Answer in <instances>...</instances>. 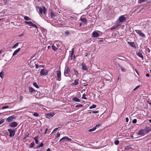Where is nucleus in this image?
<instances>
[{
    "mask_svg": "<svg viewBox=\"0 0 151 151\" xmlns=\"http://www.w3.org/2000/svg\"><path fill=\"white\" fill-rule=\"evenodd\" d=\"M150 130V128L149 127H146L144 129L139 130L138 131V135L139 136H144Z\"/></svg>",
    "mask_w": 151,
    "mask_h": 151,
    "instance_id": "f257e3e1",
    "label": "nucleus"
},
{
    "mask_svg": "<svg viewBox=\"0 0 151 151\" xmlns=\"http://www.w3.org/2000/svg\"><path fill=\"white\" fill-rule=\"evenodd\" d=\"M38 8L39 9V12L41 14H43V12L44 14H45L46 10L45 6L42 7V8L38 6Z\"/></svg>",
    "mask_w": 151,
    "mask_h": 151,
    "instance_id": "f03ea898",
    "label": "nucleus"
},
{
    "mask_svg": "<svg viewBox=\"0 0 151 151\" xmlns=\"http://www.w3.org/2000/svg\"><path fill=\"white\" fill-rule=\"evenodd\" d=\"M48 73V71L46 69H41L40 72V75L41 76H44L47 75Z\"/></svg>",
    "mask_w": 151,
    "mask_h": 151,
    "instance_id": "7ed1b4c3",
    "label": "nucleus"
},
{
    "mask_svg": "<svg viewBox=\"0 0 151 151\" xmlns=\"http://www.w3.org/2000/svg\"><path fill=\"white\" fill-rule=\"evenodd\" d=\"M71 140V139L67 136L63 137L59 141V142H64L66 141H70Z\"/></svg>",
    "mask_w": 151,
    "mask_h": 151,
    "instance_id": "20e7f679",
    "label": "nucleus"
},
{
    "mask_svg": "<svg viewBox=\"0 0 151 151\" xmlns=\"http://www.w3.org/2000/svg\"><path fill=\"white\" fill-rule=\"evenodd\" d=\"M70 72V69L68 67H65L64 72V75L65 76H68V73Z\"/></svg>",
    "mask_w": 151,
    "mask_h": 151,
    "instance_id": "39448f33",
    "label": "nucleus"
},
{
    "mask_svg": "<svg viewBox=\"0 0 151 151\" xmlns=\"http://www.w3.org/2000/svg\"><path fill=\"white\" fill-rule=\"evenodd\" d=\"M7 131L9 132V137H12L14 135L15 132V129L12 130L11 129H8L7 130Z\"/></svg>",
    "mask_w": 151,
    "mask_h": 151,
    "instance_id": "423d86ee",
    "label": "nucleus"
},
{
    "mask_svg": "<svg viewBox=\"0 0 151 151\" xmlns=\"http://www.w3.org/2000/svg\"><path fill=\"white\" fill-rule=\"evenodd\" d=\"M126 18L124 15L120 16L119 19V22H123L125 21Z\"/></svg>",
    "mask_w": 151,
    "mask_h": 151,
    "instance_id": "0eeeda50",
    "label": "nucleus"
},
{
    "mask_svg": "<svg viewBox=\"0 0 151 151\" xmlns=\"http://www.w3.org/2000/svg\"><path fill=\"white\" fill-rule=\"evenodd\" d=\"M135 31L139 36H141L143 37H144L145 36V35L142 33L140 30L139 29L136 30H135Z\"/></svg>",
    "mask_w": 151,
    "mask_h": 151,
    "instance_id": "6e6552de",
    "label": "nucleus"
},
{
    "mask_svg": "<svg viewBox=\"0 0 151 151\" xmlns=\"http://www.w3.org/2000/svg\"><path fill=\"white\" fill-rule=\"evenodd\" d=\"M57 77L58 78V79L57 80L58 81H60L61 80V72L59 70H58L56 72Z\"/></svg>",
    "mask_w": 151,
    "mask_h": 151,
    "instance_id": "1a4fd4ad",
    "label": "nucleus"
},
{
    "mask_svg": "<svg viewBox=\"0 0 151 151\" xmlns=\"http://www.w3.org/2000/svg\"><path fill=\"white\" fill-rule=\"evenodd\" d=\"M15 118V117L14 115H12L8 117L6 119V121L7 122H10L12 121Z\"/></svg>",
    "mask_w": 151,
    "mask_h": 151,
    "instance_id": "9d476101",
    "label": "nucleus"
},
{
    "mask_svg": "<svg viewBox=\"0 0 151 151\" xmlns=\"http://www.w3.org/2000/svg\"><path fill=\"white\" fill-rule=\"evenodd\" d=\"M18 124L17 123L15 122H12L10 124H9V126L11 127H15L17 126Z\"/></svg>",
    "mask_w": 151,
    "mask_h": 151,
    "instance_id": "9b49d317",
    "label": "nucleus"
},
{
    "mask_svg": "<svg viewBox=\"0 0 151 151\" xmlns=\"http://www.w3.org/2000/svg\"><path fill=\"white\" fill-rule=\"evenodd\" d=\"M54 115V114L53 113H51L49 114H46V117L48 118H50L51 117L53 116Z\"/></svg>",
    "mask_w": 151,
    "mask_h": 151,
    "instance_id": "f8f14e48",
    "label": "nucleus"
},
{
    "mask_svg": "<svg viewBox=\"0 0 151 151\" xmlns=\"http://www.w3.org/2000/svg\"><path fill=\"white\" fill-rule=\"evenodd\" d=\"M81 66L83 70H87L88 68L87 67V66L85 65V64L84 63H83L82 64Z\"/></svg>",
    "mask_w": 151,
    "mask_h": 151,
    "instance_id": "ddd939ff",
    "label": "nucleus"
},
{
    "mask_svg": "<svg viewBox=\"0 0 151 151\" xmlns=\"http://www.w3.org/2000/svg\"><path fill=\"white\" fill-rule=\"evenodd\" d=\"M92 36L94 37H96L99 36V34L97 32H94L92 33Z\"/></svg>",
    "mask_w": 151,
    "mask_h": 151,
    "instance_id": "4468645a",
    "label": "nucleus"
},
{
    "mask_svg": "<svg viewBox=\"0 0 151 151\" xmlns=\"http://www.w3.org/2000/svg\"><path fill=\"white\" fill-rule=\"evenodd\" d=\"M20 48H18L16 50L13 54V56H14L16 55L20 50Z\"/></svg>",
    "mask_w": 151,
    "mask_h": 151,
    "instance_id": "2eb2a0df",
    "label": "nucleus"
},
{
    "mask_svg": "<svg viewBox=\"0 0 151 151\" xmlns=\"http://www.w3.org/2000/svg\"><path fill=\"white\" fill-rule=\"evenodd\" d=\"M128 43L129 44V45L131 46L132 47H135V44L134 42H128Z\"/></svg>",
    "mask_w": 151,
    "mask_h": 151,
    "instance_id": "dca6fc26",
    "label": "nucleus"
},
{
    "mask_svg": "<svg viewBox=\"0 0 151 151\" xmlns=\"http://www.w3.org/2000/svg\"><path fill=\"white\" fill-rule=\"evenodd\" d=\"M50 15L52 18H54L56 16L55 14L52 11L50 12Z\"/></svg>",
    "mask_w": 151,
    "mask_h": 151,
    "instance_id": "f3484780",
    "label": "nucleus"
},
{
    "mask_svg": "<svg viewBox=\"0 0 151 151\" xmlns=\"http://www.w3.org/2000/svg\"><path fill=\"white\" fill-rule=\"evenodd\" d=\"M80 20L82 22L84 23H86V19L85 18H81Z\"/></svg>",
    "mask_w": 151,
    "mask_h": 151,
    "instance_id": "a211bd4d",
    "label": "nucleus"
},
{
    "mask_svg": "<svg viewBox=\"0 0 151 151\" xmlns=\"http://www.w3.org/2000/svg\"><path fill=\"white\" fill-rule=\"evenodd\" d=\"M73 100L76 102H79L80 100L76 97H75L73 99Z\"/></svg>",
    "mask_w": 151,
    "mask_h": 151,
    "instance_id": "6ab92c4d",
    "label": "nucleus"
},
{
    "mask_svg": "<svg viewBox=\"0 0 151 151\" xmlns=\"http://www.w3.org/2000/svg\"><path fill=\"white\" fill-rule=\"evenodd\" d=\"M119 24H117L116 26H114L112 27H111L110 29L111 30H114L118 26H119Z\"/></svg>",
    "mask_w": 151,
    "mask_h": 151,
    "instance_id": "aec40b11",
    "label": "nucleus"
},
{
    "mask_svg": "<svg viewBox=\"0 0 151 151\" xmlns=\"http://www.w3.org/2000/svg\"><path fill=\"white\" fill-rule=\"evenodd\" d=\"M26 24H29V26H32L33 23L31 22H27V21H25L24 22Z\"/></svg>",
    "mask_w": 151,
    "mask_h": 151,
    "instance_id": "412c9836",
    "label": "nucleus"
},
{
    "mask_svg": "<svg viewBox=\"0 0 151 151\" xmlns=\"http://www.w3.org/2000/svg\"><path fill=\"white\" fill-rule=\"evenodd\" d=\"M38 136H35L34 138L35 142L37 144L38 143Z\"/></svg>",
    "mask_w": 151,
    "mask_h": 151,
    "instance_id": "4be33fe9",
    "label": "nucleus"
},
{
    "mask_svg": "<svg viewBox=\"0 0 151 151\" xmlns=\"http://www.w3.org/2000/svg\"><path fill=\"white\" fill-rule=\"evenodd\" d=\"M72 84L73 85H76L78 84V81L77 80H75L74 82Z\"/></svg>",
    "mask_w": 151,
    "mask_h": 151,
    "instance_id": "5701e85b",
    "label": "nucleus"
},
{
    "mask_svg": "<svg viewBox=\"0 0 151 151\" xmlns=\"http://www.w3.org/2000/svg\"><path fill=\"white\" fill-rule=\"evenodd\" d=\"M137 55L139 57L142 58V59H143V56L141 52H138L137 53Z\"/></svg>",
    "mask_w": 151,
    "mask_h": 151,
    "instance_id": "b1692460",
    "label": "nucleus"
},
{
    "mask_svg": "<svg viewBox=\"0 0 151 151\" xmlns=\"http://www.w3.org/2000/svg\"><path fill=\"white\" fill-rule=\"evenodd\" d=\"M24 19L25 20H27V21L30 20L31 19L29 17H28L27 16H24Z\"/></svg>",
    "mask_w": 151,
    "mask_h": 151,
    "instance_id": "393cba45",
    "label": "nucleus"
},
{
    "mask_svg": "<svg viewBox=\"0 0 151 151\" xmlns=\"http://www.w3.org/2000/svg\"><path fill=\"white\" fill-rule=\"evenodd\" d=\"M29 91L31 92H33L35 91L34 88L30 87L29 88Z\"/></svg>",
    "mask_w": 151,
    "mask_h": 151,
    "instance_id": "a878e982",
    "label": "nucleus"
},
{
    "mask_svg": "<svg viewBox=\"0 0 151 151\" xmlns=\"http://www.w3.org/2000/svg\"><path fill=\"white\" fill-rule=\"evenodd\" d=\"M33 85L37 88H39V86L37 83L36 82H34L33 83Z\"/></svg>",
    "mask_w": 151,
    "mask_h": 151,
    "instance_id": "bb28decb",
    "label": "nucleus"
},
{
    "mask_svg": "<svg viewBox=\"0 0 151 151\" xmlns=\"http://www.w3.org/2000/svg\"><path fill=\"white\" fill-rule=\"evenodd\" d=\"M96 127H94L92 129H90L88 130V131L89 132H91L92 131H94L96 129Z\"/></svg>",
    "mask_w": 151,
    "mask_h": 151,
    "instance_id": "cd10ccee",
    "label": "nucleus"
},
{
    "mask_svg": "<svg viewBox=\"0 0 151 151\" xmlns=\"http://www.w3.org/2000/svg\"><path fill=\"white\" fill-rule=\"evenodd\" d=\"M72 52H71V54L70 57L72 58L73 56V55H74V49H73V48L72 49Z\"/></svg>",
    "mask_w": 151,
    "mask_h": 151,
    "instance_id": "c85d7f7f",
    "label": "nucleus"
},
{
    "mask_svg": "<svg viewBox=\"0 0 151 151\" xmlns=\"http://www.w3.org/2000/svg\"><path fill=\"white\" fill-rule=\"evenodd\" d=\"M34 145H35V143H34V142H31L30 143V146H29V147L30 148L34 146Z\"/></svg>",
    "mask_w": 151,
    "mask_h": 151,
    "instance_id": "c756f323",
    "label": "nucleus"
},
{
    "mask_svg": "<svg viewBox=\"0 0 151 151\" xmlns=\"http://www.w3.org/2000/svg\"><path fill=\"white\" fill-rule=\"evenodd\" d=\"M52 49L53 50H56L57 49V48L56 47L53 45H52Z\"/></svg>",
    "mask_w": 151,
    "mask_h": 151,
    "instance_id": "7c9ffc66",
    "label": "nucleus"
},
{
    "mask_svg": "<svg viewBox=\"0 0 151 151\" xmlns=\"http://www.w3.org/2000/svg\"><path fill=\"white\" fill-rule=\"evenodd\" d=\"M96 105L95 104H93V105H92V106H90V107H89V109H93V108H95L96 107Z\"/></svg>",
    "mask_w": 151,
    "mask_h": 151,
    "instance_id": "2f4dec72",
    "label": "nucleus"
},
{
    "mask_svg": "<svg viewBox=\"0 0 151 151\" xmlns=\"http://www.w3.org/2000/svg\"><path fill=\"white\" fill-rule=\"evenodd\" d=\"M4 75V72L2 71H1L0 73V77L1 78H3V76Z\"/></svg>",
    "mask_w": 151,
    "mask_h": 151,
    "instance_id": "473e14b6",
    "label": "nucleus"
},
{
    "mask_svg": "<svg viewBox=\"0 0 151 151\" xmlns=\"http://www.w3.org/2000/svg\"><path fill=\"white\" fill-rule=\"evenodd\" d=\"M74 74L76 75V76L77 77L78 76V72L76 70H74Z\"/></svg>",
    "mask_w": 151,
    "mask_h": 151,
    "instance_id": "72a5a7b5",
    "label": "nucleus"
},
{
    "mask_svg": "<svg viewBox=\"0 0 151 151\" xmlns=\"http://www.w3.org/2000/svg\"><path fill=\"white\" fill-rule=\"evenodd\" d=\"M83 106V105L81 104H79L78 105H76L75 106V107H82Z\"/></svg>",
    "mask_w": 151,
    "mask_h": 151,
    "instance_id": "f704fd0d",
    "label": "nucleus"
},
{
    "mask_svg": "<svg viewBox=\"0 0 151 151\" xmlns=\"http://www.w3.org/2000/svg\"><path fill=\"white\" fill-rule=\"evenodd\" d=\"M18 45V43H17L16 44H15L12 47L13 48H16L17 47Z\"/></svg>",
    "mask_w": 151,
    "mask_h": 151,
    "instance_id": "c9c22d12",
    "label": "nucleus"
},
{
    "mask_svg": "<svg viewBox=\"0 0 151 151\" xmlns=\"http://www.w3.org/2000/svg\"><path fill=\"white\" fill-rule=\"evenodd\" d=\"M33 116H39V114L37 112H35L33 114Z\"/></svg>",
    "mask_w": 151,
    "mask_h": 151,
    "instance_id": "e433bc0d",
    "label": "nucleus"
},
{
    "mask_svg": "<svg viewBox=\"0 0 151 151\" xmlns=\"http://www.w3.org/2000/svg\"><path fill=\"white\" fill-rule=\"evenodd\" d=\"M119 142L118 140H116L114 141V144L116 145H117L119 144Z\"/></svg>",
    "mask_w": 151,
    "mask_h": 151,
    "instance_id": "4c0bfd02",
    "label": "nucleus"
},
{
    "mask_svg": "<svg viewBox=\"0 0 151 151\" xmlns=\"http://www.w3.org/2000/svg\"><path fill=\"white\" fill-rule=\"evenodd\" d=\"M43 145V143H41L37 147V148L39 147H42Z\"/></svg>",
    "mask_w": 151,
    "mask_h": 151,
    "instance_id": "58836bf2",
    "label": "nucleus"
},
{
    "mask_svg": "<svg viewBox=\"0 0 151 151\" xmlns=\"http://www.w3.org/2000/svg\"><path fill=\"white\" fill-rule=\"evenodd\" d=\"M59 132H58L56 134V136H55V138H57L58 137H59L60 136V133H58Z\"/></svg>",
    "mask_w": 151,
    "mask_h": 151,
    "instance_id": "ea45409f",
    "label": "nucleus"
},
{
    "mask_svg": "<svg viewBox=\"0 0 151 151\" xmlns=\"http://www.w3.org/2000/svg\"><path fill=\"white\" fill-rule=\"evenodd\" d=\"M147 0H139V3H141L143 2H144L146 1Z\"/></svg>",
    "mask_w": 151,
    "mask_h": 151,
    "instance_id": "a19ab883",
    "label": "nucleus"
},
{
    "mask_svg": "<svg viewBox=\"0 0 151 151\" xmlns=\"http://www.w3.org/2000/svg\"><path fill=\"white\" fill-rule=\"evenodd\" d=\"M137 120L136 119H134L132 121V123H135L137 122Z\"/></svg>",
    "mask_w": 151,
    "mask_h": 151,
    "instance_id": "79ce46f5",
    "label": "nucleus"
},
{
    "mask_svg": "<svg viewBox=\"0 0 151 151\" xmlns=\"http://www.w3.org/2000/svg\"><path fill=\"white\" fill-rule=\"evenodd\" d=\"M140 86L138 85L137 86L134 88V89L133 91H135L136 89H137V88H138L139 87H140Z\"/></svg>",
    "mask_w": 151,
    "mask_h": 151,
    "instance_id": "37998d69",
    "label": "nucleus"
},
{
    "mask_svg": "<svg viewBox=\"0 0 151 151\" xmlns=\"http://www.w3.org/2000/svg\"><path fill=\"white\" fill-rule=\"evenodd\" d=\"M4 119H1V121H0V125L1 124L3 123L4 122Z\"/></svg>",
    "mask_w": 151,
    "mask_h": 151,
    "instance_id": "c03bdc74",
    "label": "nucleus"
},
{
    "mask_svg": "<svg viewBox=\"0 0 151 151\" xmlns=\"http://www.w3.org/2000/svg\"><path fill=\"white\" fill-rule=\"evenodd\" d=\"M99 111H92V113L94 114H96L99 112Z\"/></svg>",
    "mask_w": 151,
    "mask_h": 151,
    "instance_id": "a18cd8bd",
    "label": "nucleus"
},
{
    "mask_svg": "<svg viewBox=\"0 0 151 151\" xmlns=\"http://www.w3.org/2000/svg\"><path fill=\"white\" fill-rule=\"evenodd\" d=\"M9 108V106H3L2 108V109H6V108Z\"/></svg>",
    "mask_w": 151,
    "mask_h": 151,
    "instance_id": "49530a36",
    "label": "nucleus"
},
{
    "mask_svg": "<svg viewBox=\"0 0 151 151\" xmlns=\"http://www.w3.org/2000/svg\"><path fill=\"white\" fill-rule=\"evenodd\" d=\"M32 26L33 27H35L36 28H37V26L36 24H34L33 23L32 24Z\"/></svg>",
    "mask_w": 151,
    "mask_h": 151,
    "instance_id": "de8ad7c7",
    "label": "nucleus"
},
{
    "mask_svg": "<svg viewBox=\"0 0 151 151\" xmlns=\"http://www.w3.org/2000/svg\"><path fill=\"white\" fill-rule=\"evenodd\" d=\"M84 94H83V96H82V98L83 99H87V98L86 97H84Z\"/></svg>",
    "mask_w": 151,
    "mask_h": 151,
    "instance_id": "09e8293b",
    "label": "nucleus"
},
{
    "mask_svg": "<svg viewBox=\"0 0 151 151\" xmlns=\"http://www.w3.org/2000/svg\"><path fill=\"white\" fill-rule=\"evenodd\" d=\"M39 65L37 64H35V68L36 69H37L38 68Z\"/></svg>",
    "mask_w": 151,
    "mask_h": 151,
    "instance_id": "8fccbe9b",
    "label": "nucleus"
},
{
    "mask_svg": "<svg viewBox=\"0 0 151 151\" xmlns=\"http://www.w3.org/2000/svg\"><path fill=\"white\" fill-rule=\"evenodd\" d=\"M23 96H21L20 97V100L21 101H22V99H23Z\"/></svg>",
    "mask_w": 151,
    "mask_h": 151,
    "instance_id": "3c124183",
    "label": "nucleus"
},
{
    "mask_svg": "<svg viewBox=\"0 0 151 151\" xmlns=\"http://www.w3.org/2000/svg\"><path fill=\"white\" fill-rule=\"evenodd\" d=\"M126 120L127 122H128L129 121V119L127 117H126Z\"/></svg>",
    "mask_w": 151,
    "mask_h": 151,
    "instance_id": "603ef678",
    "label": "nucleus"
},
{
    "mask_svg": "<svg viewBox=\"0 0 151 151\" xmlns=\"http://www.w3.org/2000/svg\"><path fill=\"white\" fill-rule=\"evenodd\" d=\"M146 76L147 77H148L150 75L149 73H147L146 75Z\"/></svg>",
    "mask_w": 151,
    "mask_h": 151,
    "instance_id": "864d4df0",
    "label": "nucleus"
},
{
    "mask_svg": "<svg viewBox=\"0 0 151 151\" xmlns=\"http://www.w3.org/2000/svg\"><path fill=\"white\" fill-rule=\"evenodd\" d=\"M147 103L151 106V102L149 101H147Z\"/></svg>",
    "mask_w": 151,
    "mask_h": 151,
    "instance_id": "5fc2aeb1",
    "label": "nucleus"
},
{
    "mask_svg": "<svg viewBox=\"0 0 151 151\" xmlns=\"http://www.w3.org/2000/svg\"><path fill=\"white\" fill-rule=\"evenodd\" d=\"M58 128H56L55 129H54L53 130V131L52 132H55L56 130H57L58 129Z\"/></svg>",
    "mask_w": 151,
    "mask_h": 151,
    "instance_id": "6e6d98bb",
    "label": "nucleus"
},
{
    "mask_svg": "<svg viewBox=\"0 0 151 151\" xmlns=\"http://www.w3.org/2000/svg\"><path fill=\"white\" fill-rule=\"evenodd\" d=\"M121 69L122 71H125V69L124 68H122Z\"/></svg>",
    "mask_w": 151,
    "mask_h": 151,
    "instance_id": "4d7b16f0",
    "label": "nucleus"
},
{
    "mask_svg": "<svg viewBox=\"0 0 151 151\" xmlns=\"http://www.w3.org/2000/svg\"><path fill=\"white\" fill-rule=\"evenodd\" d=\"M46 151H50V148H48Z\"/></svg>",
    "mask_w": 151,
    "mask_h": 151,
    "instance_id": "13d9d810",
    "label": "nucleus"
},
{
    "mask_svg": "<svg viewBox=\"0 0 151 151\" xmlns=\"http://www.w3.org/2000/svg\"><path fill=\"white\" fill-rule=\"evenodd\" d=\"M47 129H46V130H45V134H46V133L47 132Z\"/></svg>",
    "mask_w": 151,
    "mask_h": 151,
    "instance_id": "bf43d9fd",
    "label": "nucleus"
},
{
    "mask_svg": "<svg viewBox=\"0 0 151 151\" xmlns=\"http://www.w3.org/2000/svg\"><path fill=\"white\" fill-rule=\"evenodd\" d=\"M135 71L136 72V73H137V74H138V72L136 69H135Z\"/></svg>",
    "mask_w": 151,
    "mask_h": 151,
    "instance_id": "052dcab7",
    "label": "nucleus"
},
{
    "mask_svg": "<svg viewBox=\"0 0 151 151\" xmlns=\"http://www.w3.org/2000/svg\"><path fill=\"white\" fill-rule=\"evenodd\" d=\"M148 51L149 52H150V50L149 49H148Z\"/></svg>",
    "mask_w": 151,
    "mask_h": 151,
    "instance_id": "680f3d73",
    "label": "nucleus"
},
{
    "mask_svg": "<svg viewBox=\"0 0 151 151\" xmlns=\"http://www.w3.org/2000/svg\"><path fill=\"white\" fill-rule=\"evenodd\" d=\"M149 121L150 123H151V119L149 120Z\"/></svg>",
    "mask_w": 151,
    "mask_h": 151,
    "instance_id": "e2e57ef3",
    "label": "nucleus"
},
{
    "mask_svg": "<svg viewBox=\"0 0 151 151\" xmlns=\"http://www.w3.org/2000/svg\"><path fill=\"white\" fill-rule=\"evenodd\" d=\"M3 19H4V18L0 19V21L1 20H3Z\"/></svg>",
    "mask_w": 151,
    "mask_h": 151,
    "instance_id": "0e129e2a",
    "label": "nucleus"
},
{
    "mask_svg": "<svg viewBox=\"0 0 151 151\" xmlns=\"http://www.w3.org/2000/svg\"><path fill=\"white\" fill-rule=\"evenodd\" d=\"M82 23H80V26H81V25H82Z\"/></svg>",
    "mask_w": 151,
    "mask_h": 151,
    "instance_id": "69168bd1",
    "label": "nucleus"
},
{
    "mask_svg": "<svg viewBox=\"0 0 151 151\" xmlns=\"http://www.w3.org/2000/svg\"><path fill=\"white\" fill-rule=\"evenodd\" d=\"M50 47V46H48L47 47V48H48H48H49V47Z\"/></svg>",
    "mask_w": 151,
    "mask_h": 151,
    "instance_id": "338daca9",
    "label": "nucleus"
},
{
    "mask_svg": "<svg viewBox=\"0 0 151 151\" xmlns=\"http://www.w3.org/2000/svg\"><path fill=\"white\" fill-rule=\"evenodd\" d=\"M40 66H41V67H44V66L43 65H40Z\"/></svg>",
    "mask_w": 151,
    "mask_h": 151,
    "instance_id": "774afa93",
    "label": "nucleus"
}]
</instances>
